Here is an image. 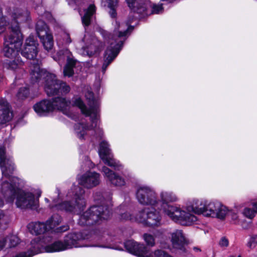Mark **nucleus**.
Returning <instances> with one entry per match:
<instances>
[{
  "instance_id": "1",
  "label": "nucleus",
  "mask_w": 257,
  "mask_h": 257,
  "mask_svg": "<svg viewBox=\"0 0 257 257\" xmlns=\"http://www.w3.org/2000/svg\"><path fill=\"white\" fill-rule=\"evenodd\" d=\"M6 18L0 17V34L8 27L9 34L5 38L4 52L6 57L13 59L14 57L19 55L18 50L23 38L16 18L11 17V19L8 20Z\"/></svg>"
},
{
  "instance_id": "2",
  "label": "nucleus",
  "mask_w": 257,
  "mask_h": 257,
  "mask_svg": "<svg viewBox=\"0 0 257 257\" xmlns=\"http://www.w3.org/2000/svg\"><path fill=\"white\" fill-rule=\"evenodd\" d=\"M134 27L128 23L118 24L112 35V42L107 48L104 57L102 70L105 71L107 66L115 58L123 46L124 42L133 30Z\"/></svg>"
},
{
  "instance_id": "3",
  "label": "nucleus",
  "mask_w": 257,
  "mask_h": 257,
  "mask_svg": "<svg viewBox=\"0 0 257 257\" xmlns=\"http://www.w3.org/2000/svg\"><path fill=\"white\" fill-rule=\"evenodd\" d=\"M160 198L163 212L174 221L183 225H188L196 221V217L192 214L168 204L169 202H175L178 200L173 192L163 191L160 194Z\"/></svg>"
},
{
  "instance_id": "4",
  "label": "nucleus",
  "mask_w": 257,
  "mask_h": 257,
  "mask_svg": "<svg viewBox=\"0 0 257 257\" xmlns=\"http://www.w3.org/2000/svg\"><path fill=\"white\" fill-rule=\"evenodd\" d=\"M0 167L3 175L0 184L1 192H4L12 199V195L17 190L18 184H20L22 180L17 177L11 175L15 170L16 167L14 162L10 159L5 156L0 162Z\"/></svg>"
},
{
  "instance_id": "5",
  "label": "nucleus",
  "mask_w": 257,
  "mask_h": 257,
  "mask_svg": "<svg viewBox=\"0 0 257 257\" xmlns=\"http://www.w3.org/2000/svg\"><path fill=\"white\" fill-rule=\"evenodd\" d=\"M85 96L88 99V105L90 108L87 109L83 102L80 98L76 97L73 100L72 105L78 107L82 113L86 116H90L91 124L90 125L85 126V129L90 130L96 128L98 124V115L97 107L98 104L97 101L94 99L93 93L91 91H88L86 93Z\"/></svg>"
},
{
  "instance_id": "6",
  "label": "nucleus",
  "mask_w": 257,
  "mask_h": 257,
  "mask_svg": "<svg viewBox=\"0 0 257 257\" xmlns=\"http://www.w3.org/2000/svg\"><path fill=\"white\" fill-rule=\"evenodd\" d=\"M111 212L108 206H93L86 211L79 218L81 225H92L102 219H107Z\"/></svg>"
},
{
  "instance_id": "7",
  "label": "nucleus",
  "mask_w": 257,
  "mask_h": 257,
  "mask_svg": "<svg viewBox=\"0 0 257 257\" xmlns=\"http://www.w3.org/2000/svg\"><path fill=\"white\" fill-rule=\"evenodd\" d=\"M20 184H18L17 190L12 195V199L4 193L1 192L6 201L13 202L16 198V204L18 207L21 208H32L37 205V201L34 198V195L30 192H26L20 189Z\"/></svg>"
},
{
  "instance_id": "8",
  "label": "nucleus",
  "mask_w": 257,
  "mask_h": 257,
  "mask_svg": "<svg viewBox=\"0 0 257 257\" xmlns=\"http://www.w3.org/2000/svg\"><path fill=\"white\" fill-rule=\"evenodd\" d=\"M137 221L151 227H158L162 224V217L159 211L153 207H146L136 215Z\"/></svg>"
},
{
  "instance_id": "9",
  "label": "nucleus",
  "mask_w": 257,
  "mask_h": 257,
  "mask_svg": "<svg viewBox=\"0 0 257 257\" xmlns=\"http://www.w3.org/2000/svg\"><path fill=\"white\" fill-rule=\"evenodd\" d=\"M147 0H126L131 11L142 14L147 11L146 15H161L163 12L162 4H153L150 6V10L147 8Z\"/></svg>"
},
{
  "instance_id": "10",
  "label": "nucleus",
  "mask_w": 257,
  "mask_h": 257,
  "mask_svg": "<svg viewBox=\"0 0 257 257\" xmlns=\"http://www.w3.org/2000/svg\"><path fill=\"white\" fill-rule=\"evenodd\" d=\"M75 201L72 202H64L61 205V208L67 211L78 213L83 210L85 206V201L83 197L84 194L83 189L78 186H74Z\"/></svg>"
},
{
  "instance_id": "11",
  "label": "nucleus",
  "mask_w": 257,
  "mask_h": 257,
  "mask_svg": "<svg viewBox=\"0 0 257 257\" xmlns=\"http://www.w3.org/2000/svg\"><path fill=\"white\" fill-rule=\"evenodd\" d=\"M84 238L79 232L70 233L65 237L64 242L56 241L51 245H48L46 248V250L47 252H54L70 248L73 246H76L78 240Z\"/></svg>"
},
{
  "instance_id": "12",
  "label": "nucleus",
  "mask_w": 257,
  "mask_h": 257,
  "mask_svg": "<svg viewBox=\"0 0 257 257\" xmlns=\"http://www.w3.org/2000/svg\"><path fill=\"white\" fill-rule=\"evenodd\" d=\"M137 198L139 202L144 205L155 206L159 201L155 191L147 186L141 187L138 189Z\"/></svg>"
},
{
  "instance_id": "13",
  "label": "nucleus",
  "mask_w": 257,
  "mask_h": 257,
  "mask_svg": "<svg viewBox=\"0 0 257 257\" xmlns=\"http://www.w3.org/2000/svg\"><path fill=\"white\" fill-rule=\"evenodd\" d=\"M57 57L54 58L59 63L67 61V64L64 68V76H72L74 74L73 67L76 64V61L73 59L72 54L68 49L61 50L57 54Z\"/></svg>"
},
{
  "instance_id": "14",
  "label": "nucleus",
  "mask_w": 257,
  "mask_h": 257,
  "mask_svg": "<svg viewBox=\"0 0 257 257\" xmlns=\"http://www.w3.org/2000/svg\"><path fill=\"white\" fill-rule=\"evenodd\" d=\"M227 208L218 201L206 202L204 215L223 219L227 213Z\"/></svg>"
},
{
  "instance_id": "15",
  "label": "nucleus",
  "mask_w": 257,
  "mask_h": 257,
  "mask_svg": "<svg viewBox=\"0 0 257 257\" xmlns=\"http://www.w3.org/2000/svg\"><path fill=\"white\" fill-rule=\"evenodd\" d=\"M170 236L172 247L182 252H185L189 241L183 231L180 229H176L171 233Z\"/></svg>"
},
{
  "instance_id": "16",
  "label": "nucleus",
  "mask_w": 257,
  "mask_h": 257,
  "mask_svg": "<svg viewBox=\"0 0 257 257\" xmlns=\"http://www.w3.org/2000/svg\"><path fill=\"white\" fill-rule=\"evenodd\" d=\"M99 154L104 163L109 167H113L115 170H119L122 166L115 162L112 158L110 150L107 142L102 141L100 144Z\"/></svg>"
},
{
  "instance_id": "17",
  "label": "nucleus",
  "mask_w": 257,
  "mask_h": 257,
  "mask_svg": "<svg viewBox=\"0 0 257 257\" xmlns=\"http://www.w3.org/2000/svg\"><path fill=\"white\" fill-rule=\"evenodd\" d=\"M39 44L34 38L33 36H30L26 40L21 54L27 59L33 60L37 56Z\"/></svg>"
},
{
  "instance_id": "18",
  "label": "nucleus",
  "mask_w": 257,
  "mask_h": 257,
  "mask_svg": "<svg viewBox=\"0 0 257 257\" xmlns=\"http://www.w3.org/2000/svg\"><path fill=\"white\" fill-rule=\"evenodd\" d=\"M44 81V89L48 95H53L59 93L61 88L60 80L57 79L54 74H47Z\"/></svg>"
},
{
  "instance_id": "19",
  "label": "nucleus",
  "mask_w": 257,
  "mask_h": 257,
  "mask_svg": "<svg viewBox=\"0 0 257 257\" xmlns=\"http://www.w3.org/2000/svg\"><path fill=\"white\" fill-rule=\"evenodd\" d=\"M30 79L32 83L39 82L43 78L44 81L46 79L47 74H51L40 68L38 60H33L30 65Z\"/></svg>"
},
{
  "instance_id": "20",
  "label": "nucleus",
  "mask_w": 257,
  "mask_h": 257,
  "mask_svg": "<svg viewBox=\"0 0 257 257\" xmlns=\"http://www.w3.org/2000/svg\"><path fill=\"white\" fill-rule=\"evenodd\" d=\"M79 184L87 188H91L100 183V174L95 172L84 174L79 179Z\"/></svg>"
},
{
  "instance_id": "21",
  "label": "nucleus",
  "mask_w": 257,
  "mask_h": 257,
  "mask_svg": "<svg viewBox=\"0 0 257 257\" xmlns=\"http://www.w3.org/2000/svg\"><path fill=\"white\" fill-rule=\"evenodd\" d=\"M124 247L128 252L136 255L145 257L148 255V247L144 244L127 240L124 242Z\"/></svg>"
},
{
  "instance_id": "22",
  "label": "nucleus",
  "mask_w": 257,
  "mask_h": 257,
  "mask_svg": "<svg viewBox=\"0 0 257 257\" xmlns=\"http://www.w3.org/2000/svg\"><path fill=\"white\" fill-rule=\"evenodd\" d=\"M103 47L102 43L94 37H91L86 46L83 48L84 55L89 57L99 53Z\"/></svg>"
},
{
  "instance_id": "23",
  "label": "nucleus",
  "mask_w": 257,
  "mask_h": 257,
  "mask_svg": "<svg viewBox=\"0 0 257 257\" xmlns=\"http://www.w3.org/2000/svg\"><path fill=\"white\" fill-rule=\"evenodd\" d=\"M103 176L113 186L120 187L125 184L124 178L113 172L112 170L103 166L102 168Z\"/></svg>"
},
{
  "instance_id": "24",
  "label": "nucleus",
  "mask_w": 257,
  "mask_h": 257,
  "mask_svg": "<svg viewBox=\"0 0 257 257\" xmlns=\"http://www.w3.org/2000/svg\"><path fill=\"white\" fill-rule=\"evenodd\" d=\"M13 118V113L9 103L5 99H0V124L10 121Z\"/></svg>"
},
{
  "instance_id": "25",
  "label": "nucleus",
  "mask_w": 257,
  "mask_h": 257,
  "mask_svg": "<svg viewBox=\"0 0 257 257\" xmlns=\"http://www.w3.org/2000/svg\"><path fill=\"white\" fill-rule=\"evenodd\" d=\"M35 111L40 115L46 112L52 111L54 110V106L52 101L48 100H43L35 104L33 106Z\"/></svg>"
},
{
  "instance_id": "26",
  "label": "nucleus",
  "mask_w": 257,
  "mask_h": 257,
  "mask_svg": "<svg viewBox=\"0 0 257 257\" xmlns=\"http://www.w3.org/2000/svg\"><path fill=\"white\" fill-rule=\"evenodd\" d=\"M206 207V202H203L199 200H194L191 205L187 207L188 212H192L194 213L200 214H203Z\"/></svg>"
},
{
  "instance_id": "27",
  "label": "nucleus",
  "mask_w": 257,
  "mask_h": 257,
  "mask_svg": "<svg viewBox=\"0 0 257 257\" xmlns=\"http://www.w3.org/2000/svg\"><path fill=\"white\" fill-rule=\"evenodd\" d=\"M28 228L32 234L38 235L44 233L49 229L47 224L41 222H32L28 225Z\"/></svg>"
},
{
  "instance_id": "28",
  "label": "nucleus",
  "mask_w": 257,
  "mask_h": 257,
  "mask_svg": "<svg viewBox=\"0 0 257 257\" xmlns=\"http://www.w3.org/2000/svg\"><path fill=\"white\" fill-rule=\"evenodd\" d=\"M52 103L54 106V109H57L63 111L70 105L71 102L69 100H66L65 98L57 97L52 99Z\"/></svg>"
},
{
  "instance_id": "29",
  "label": "nucleus",
  "mask_w": 257,
  "mask_h": 257,
  "mask_svg": "<svg viewBox=\"0 0 257 257\" xmlns=\"http://www.w3.org/2000/svg\"><path fill=\"white\" fill-rule=\"evenodd\" d=\"M36 31L39 38L45 37L47 34L50 33L47 25L42 21H39L37 23Z\"/></svg>"
},
{
  "instance_id": "30",
  "label": "nucleus",
  "mask_w": 257,
  "mask_h": 257,
  "mask_svg": "<svg viewBox=\"0 0 257 257\" xmlns=\"http://www.w3.org/2000/svg\"><path fill=\"white\" fill-rule=\"evenodd\" d=\"M13 59V60H10L9 62L6 63L7 68L12 70L22 68L24 65V62L21 60L19 55L14 57Z\"/></svg>"
},
{
  "instance_id": "31",
  "label": "nucleus",
  "mask_w": 257,
  "mask_h": 257,
  "mask_svg": "<svg viewBox=\"0 0 257 257\" xmlns=\"http://www.w3.org/2000/svg\"><path fill=\"white\" fill-rule=\"evenodd\" d=\"M45 50L49 51L51 50L54 45L53 36L51 33H48L45 37L40 38Z\"/></svg>"
},
{
  "instance_id": "32",
  "label": "nucleus",
  "mask_w": 257,
  "mask_h": 257,
  "mask_svg": "<svg viewBox=\"0 0 257 257\" xmlns=\"http://www.w3.org/2000/svg\"><path fill=\"white\" fill-rule=\"evenodd\" d=\"M117 2V0H102L103 6L109 9V14L111 16H115L116 15V8Z\"/></svg>"
},
{
  "instance_id": "33",
  "label": "nucleus",
  "mask_w": 257,
  "mask_h": 257,
  "mask_svg": "<svg viewBox=\"0 0 257 257\" xmlns=\"http://www.w3.org/2000/svg\"><path fill=\"white\" fill-rule=\"evenodd\" d=\"M62 218L58 214L53 215L51 218L47 221L46 224L48 229H52L55 227L56 225L59 224L61 222Z\"/></svg>"
},
{
  "instance_id": "34",
  "label": "nucleus",
  "mask_w": 257,
  "mask_h": 257,
  "mask_svg": "<svg viewBox=\"0 0 257 257\" xmlns=\"http://www.w3.org/2000/svg\"><path fill=\"white\" fill-rule=\"evenodd\" d=\"M19 243V238L16 235H11L6 240L5 246L7 247H14Z\"/></svg>"
},
{
  "instance_id": "35",
  "label": "nucleus",
  "mask_w": 257,
  "mask_h": 257,
  "mask_svg": "<svg viewBox=\"0 0 257 257\" xmlns=\"http://www.w3.org/2000/svg\"><path fill=\"white\" fill-rule=\"evenodd\" d=\"M145 257H172L165 251L158 249L154 252L150 253L148 249V255Z\"/></svg>"
},
{
  "instance_id": "36",
  "label": "nucleus",
  "mask_w": 257,
  "mask_h": 257,
  "mask_svg": "<svg viewBox=\"0 0 257 257\" xmlns=\"http://www.w3.org/2000/svg\"><path fill=\"white\" fill-rule=\"evenodd\" d=\"M143 238L146 244L150 246H154L155 245L154 236L150 233H144Z\"/></svg>"
},
{
  "instance_id": "37",
  "label": "nucleus",
  "mask_w": 257,
  "mask_h": 257,
  "mask_svg": "<svg viewBox=\"0 0 257 257\" xmlns=\"http://www.w3.org/2000/svg\"><path fill=\"white\" fill-rule=\"evenodd\" d=\"M96 8L93 4H90L83 10V16H92L96 15Z\"/></svg>"
},
{
  "instance_id": "38",
  "label": "nucleus",
  "mask_w": 257,
  "mask_h": 257,
  "mask_svg": "<svg viewBox=\"0 0 257 257\" xmlns=\"http://www.w3.org/2000/svg\"><path fill=\"white\" fill-rule=\"evenodd\" d=\"M29 94V91L26 87L21 88L17 94V97L19 99L26 98Z\"/></svg>"
},
{
  "instance_id": "39",
  "label": "nucleus",
  "mask_w": 257,
  "mask_h": 257,
  "mask_svg": "<svg viewBox=\"0 0 257 257\" xmlns=\"http://www.w3.org/2000/svg\"><path fill=\"white\" fill-rule=\"evenodd\" d=\"M243 214L247 218L252 219L255 214V211L253 209L245 208L243 211Z\"/></svg>"
},
{
  "instance_id": "40",
  "label": "nucleus",
  "mask_w": 257,
  "mask_h": 257,
  "mask_svg": "<svg viewBox=\"0 0 257 257\" xmlns=\"http://www.w3.org/2000/svg\"><path fill=\"white\" fill-rule=\"evenodd\" d=\"M257 244V235H254L251 236L247 243V246L250 249L254 248Z\"/></svg>"
},
{
  "instance_id": "41",
  "label": "nucleus",
  "mask_w": 257,
  "mask_h": 257,
  "mask_svg": "<svg viewBox=\"0 0 257 257\" xmlns=\"http://www.w3.org/2000/svg\"><path fill=\"white\" fill-rule=\"evenodd\" d=\"M136 216L134 217L130 213L127 212L120 214V219L122 220H136Z\"/></svg>"
},
{
  "instance_id": "42",
  "label": "nucleus",
  "mask_w": 257,
  "mask_h": 257,
  "mask_svg": "<svg viewBox=\"0 0 257 257\" xmlns=\"http://www.w3.org/2000/svg\"><path fill=\"white\" fill-rule=\"evenodd\" d=\"M61 88L59 89V92L62 94H66L70 91V88L69 85H67L65 83L62 82L60 81Z\"/></svg>"
},
{
  "instance_id": "43",
  "label": "nucleus",
  "mask_w": 257,
  "mask_h": 257,
  "mask_svg": "<svg viewBox=\"0 0 257 257\" xmlns=\"http://www.w3.org/2000/svg\"><path fill=\"white\" fill-rule=\"evenodd\" d=\"M219 244L221 247H227L229 245V241L226 237H222L219 241Z\"/></svg>"
},
{
  "instance_id": "44",
  "label": "nucleus",
  "mask_w": 257,
  "mask_h": 257,
  "mask_svg": "<svg viewBox=\"0 0 257 257\" xmlns=\"http://www.w3.org/2000/svg\"><path fill=\"white\" fill-rule=\"evenodd\" d=\"M63 38L66 44H69L72 42L70 35L67 33H64Z\"/></svg>"
},
{
  "instance_id": "45",
  "label": "nucleus",
  "mask_w": 257,
  "mask_h": 257,
  "mask_svg": "<svg viewBox=\"0 0 257 257\" xmlns=\"http://www.w3.org/2000/svg\"><path fill=\"white\" fill-rule=\"evenodd\" d=\"M9 15H12V16H23V15L21 10L19 9H14L12 13H10Z\"/></svg>"
},
{
  "instance_id": "46",
  "label": "nucleus",
  "mask_w": 257,
  "mask_h": 257,
  "mask_svg": "<svg viewBox=\"0 0 257 257\" xmlns=\"http://www.w3.org/2000/svg\"><path fill=\"white\" fill-rule=\"evenodd\" d=\"M82 22L85 26H88L90 24L91 17H82Z\"/></svg>"
},
{
  "instance_id": "47",
  "label": "nucleus",
  "mask_w": 257,
  "mask_h": 257,
  "mask_svg": "<svg viewBox=\"0 0 257 257\" xmlns=\"http://www.w3.org/2000/svg\"><path fill=\"white\" fill-rule=\"evenodd\" d=\"M231 219L234 224H237L239 222L238 216L235 213H232L231 214Z\"/></svg>"
},
{
  "instance_id": "48",
  "label": "nucleus",
  "mask_w": 257,
  "mask_h": 257,
  "mask_svg": "<svg viewBox=\"0 0 257 257\" xmlns=\"http://www.w3.org/2000/svg\"><path fill=\"white\" fill-rule=\"evenodd\" d=\"M34 254H30V253H28L27 254V253L26 252H22V253H21L19 254H18L17 255H16L15 257H31V256L33 255Z\"/></svg>"
},
{
  "instance_id": "49",
  "label": "nucleus",
  "mask_w": 257,
  "mask_h": 257,
  "mask_svg": "<svg viewBox=\"0 0 257 257\" xmlns=\"http://www.w3.org/2000/svg\"><path fill=\"white\" fill-rule=\"evenodd\" d=\"M5 156V150L2 148H0V162L2 161L3 158Z\"/></svg>"
},
{
  "instance_id": "50",
  "label": "nucleus",
  "mask_w": 257,
  "mask_h": 257,
  "mask_svg": "<svg viewBox=\"0 0 257 257\" xmlns=\"http://www.w3.org/2000/svg\"><path fill=\"white\" fill-rule=\"evenodd\" d=\"M68 229H69V226L68 225H64L63 226H61L60 228H58V231L64 232Z\"/></svg>"
},
{
  "instance_id": "51",
  "label": "nucleus",
  "mask_w": 257,
  "mask_h": 257,
  "mask_svg": "<svg viewBox=\"0 0 257 257\" xmlns=\"http://www.w3.org/2000/svg\"><path fill=\"white\" fill-rule=\"evenodd\" d=\"M164 231L163 230H158L154 234L155 236L157 237L159 235H161L163 233Z\"/></svg>"
},
{
  "instance_id": "52",
  "label": "nucleus",
  "mask_w": 257,
  "mask_h": 257,
  "mask_svg": "<svg viewBox=\"0 0 257 257\" xmlns=\"http://www.w3.org/2000/svg\"><path fill=\"white\" fill-rule=\"evenodd\" d=\"M36 195L38 197H39L42 193V191L40 190H37L36 191Z\"/></svg>"
},
{
  "instance_id": "53",
  "label": "nucleus",
  "mask_w": 257,
  "mask_h": 257,
  "mask_svg": "<svg viewBox=\"0 0 257 257\" xmlns=\"http://www.w3.org/2000/svg\"><path fill=\"white\" fill-rule=\"evenodd\" d=\"M253 210L255 211V213L257 212V202L254 203L253 204Z\"/></svg>"
},
{
  "instance_id": "54",
  "label": "nucleus",
  "mask_w": 257,
  "mask_h": 257,
  "mask_svg": "<svg viewBox=\"0 0 257 257\" xmlns=\"http://www.w3.org/2000/svg\"><path fill=\"white\" fill-rule=\"evenodd\" d=\"M3 205H4L3 201L0 199V207L3 206Z\"/></svg>"
},
{
  "instance_id": "55",
  "label": "nucleus",
  "mask_w": 257,
  "mask_h": 257,
  "mask_svg": "<svg viewBox=\"0 0 257 257\" xmlns=\"http://www.w3.org/2000/svg\"><path fill=\"white\" fill-rule=\"evenodd\" d=\"M250 257H257V254H252Z\"/></svg>"
},
{
  "instance_id": "56",
  "label": "nucleus",
  "mask_w": 257,
  "mask_h": 257,
  "mask_svg": "<svg viewBox=\"0 0 257 257\" xmlns=\"http://www.w3.org/2000/svg\"><path fill=\"white\" fill-rule=\"evenodd\" d=\"M68 4H69V5H72V3L71 2V1H70V0H68Z\"/></svg>"
},
{
  "instance_id": "57",
  "label": "nucleus",
  "mask_w": 257,
  "mask_h": 257,
  "mask_svg": "<svg viewBox=\"0 0 257 257\" xmlns=\"http://www.w3.org/2000/svg\"><path fill=\"white\" fill-rule=\"evenodd\" d=\"M77 0H72V1H73L74 2V3L76 4L77 5V2H76Z\"/></svg>"
},
{
  "instance_id": "58",
  "label": "nucleus",
  "mask_w": 257,
  "mask_h": 257,
  "mask_svg": "<svg viewBox=\"0 0 257 257\" xmlns=\"http://www.w3.org/2000/svg\"><path fill=\"white\" fill-rule=\"evenodd\" d=\"M2 79H3V76L1 75H0V82L1 81Z\"/></svg>"
},
{
  "instance_id": "59",
  "label": "nucleus",
  "mask_w": 257,
  "mask_h": 257,
  "mask_svg": "<svg viewBox=\"0 0 257 257\" xmlns=\"http://www.w3.org/2000/svg\"><path fill=\"white\" fill-rule=\"evenodd\" d=\"M194 249H195V250H196H196H200V249H199V248H197V247H194Z\"/></svg>"
},
{
  "instance_id": "60",
  "label": "nucleus",
  "mask_w": 257,
  "mask_h": 257,
  "mask_svg": "<svg viewBox=\"0 0 257 257\" xmlns=\"http://www.w3.org/2000/svg\"><path fill=\"white\" fill-rule=\"evenodd\" d=\"M2 15V12L1 9H0V16Z\"/></svg>"
},
{
  "instance_id": "61",
  "label": "nucleus",
  "mask_w": 257,
  "mask_h": 257,
  "mask_svg": "<svg viewBox=\"0 0 257 257\" xmlns=\"http://www.w3.org/2000/svg\"><path fill=\"white\" fill-rule=\"evenodd\" d=\"M238 257H242V256H241L239 255Z\"/></svg>"
}]
</instances>
